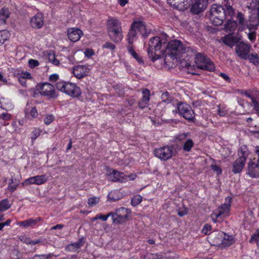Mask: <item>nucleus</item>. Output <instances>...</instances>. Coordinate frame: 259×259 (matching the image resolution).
Returning <instances> with one entry per match:
<instances>
[{"label":"nucleus","instance_id":"nucleus-5","mask_svg":"<svg viewBox=\"0 0 259 259\" xmlns=\"http://www.w3.org/2000/svg\"><path fill=\"white\" fill-rule=\"evenodd\" d=\"M56 87L58 90L73 97H78L81 93L78 87L69 82L58 81L56 83Z\"/></svg>","mask_w":259,"mask_h":259},{"label":"nucleus","instance_id":"nucleus-47","mask_svg":"<svg viewBox=\"0 0 259 259\" xmlns=\"http://www.w3.org/2000/svg\"><path fill=\"white\" fill-rule=\"evenodd\" d=\"M190 134L188 133L180 134L176 137V140L180 142H183L185 140L186 141L187 137Z\"/></svg>","mask_w":259,"mask_h":259},{"label":"nucleus","instance_id":"nucleus-57","mask_svg":"<svg viewBox=\"0 0 259 259\" xmlns=\"http://www.w3.org/2000/svg\"><path fill=\"white\" fill-rule=\"evenodd\" d=\"M30 114L33 118H36L38 116L37 111L35 107L31 108Z\"/></svg>","mask_w":259,"mask_h":259},{"label":"nucleus","instance_id":"nucleus-45","mask_svg":"<svg viewBox=\"0 0 259 259\" xmlns=\"http://www.w3.org/2000/svg\"><path fill=\"white\" fill-rule=\"evenodd\" d=\"M100 198L98 197H92L88 199V203L90 206H94L98 204Z\"/></svg>","mask_w":259,"mask_h":259},{"label":"nucleus","instance_id":"nucleus-37","mask_svg":"<svg viewBox=\"0 0 259 259\" xmlns=\"http://www.w3.org/2000/svg\"><path fill=\"white\" fill-rule=\"evenodd\" d=\"M193 146V141L190 139H188L184 143L183 149L185 152H190Z\"/></svg>","mask_w":259,"mask_h":259},{"label":"nucleus","instance_id":"nucleus-44","mask_svg":"<svg viewBox=\"0 0 259 259\" xmlns=\"http://www.w3.org/2000/svg\"><path fill=\"white\" fill-rule=\"evenodd\" d=\"M162 102L168 103L172 100V97L168 92H164L162 94L161 96Z\"/></svg>","mask_w":259,"mask_h":259},{"label":"nucleus","instance_id":"nucleus-30","mask_svg":"<svg viewBox=\"0 0 259 259\" xmlns=\"http://www.w3.org/2000/svg\"><path fill=\"white\" fill-rule=\"evenodd\" d=\"M237 27V23L236 21L229 20L225 25L224 29L227 32H234Z\"/></svg>","mask_w":259,"mask_h":259},{"label":"nucleus","instance_id":"nucleus-15","mask_svg":"<svg viewBox=\"0 0 259 259\" xmlns=\"http://www.w3.org/2000/svg\"><path fill=\"white\" fill-rule=\"evenodd\" d=\"M192 0H167V3L174 9L184 11L190 7Z\"/></svg>","mask_w":259,"mask_h":259},{"label":"nucleus","instance_id":"nucleus-2","mask_svg":"<svg viewBox=\"0 0 259 259\" xmlns=\"http://www.w3.org/2000/svg\"><path fill=\"white\" fill-rule=\"evenodd\" d=\"M185 50L187 53L188 55L195 57V63L198 68L209 71L214 70V64L209 58H206L202 54L197 53L194 49L190 47H187Z\"/></svg>","mask_w":259,"mask_h":259},{"label":"nucleus","instance_id":"nucleus-32","mask_svg":"<svg viewBox=\"0 0 259 259\" xmlns=\"http://www.w3.org/2000/svg\"><path fill=\"white\" fill-rule=\"evenodd\" d=\"M83 245V238H80L76 242L68 245L66 248L70 251L76 250Z\"/></svg>","mask_w":259,"mask_h":259},{"label":"nucleus","instance_id":"nucleus-42","mask_svg":"<svg viewBox=\"0 0 259 259\" xmlns=\"http://www.w3.org/2000/svg\"><path fill=\"white\" fill-rule=\"evenodd\" d=\"M142 197L141 195H137L134 196L131 200V203L134 206L139 205L142 200Z\"/></svg>","mask_w":259,"mask_h":259},{"label":"nucleus","instance_id":"nucleus-40","mask_svg":"<svg viewBox=\"0 0 259 259\" xmlns=\"http://www.w3.org/2000/svg\"><path fill=\"white\" fill-rule=\"evenodd\" d=\"M48 56L49 62H51L53 64L55 65L59 64L60 62L56 58L55 55L53 52L49 53Z\"/></svg>","mask_w":259,"mask_h":259},{"label":"nucleus","instance_id":"nucleus-50","mask_svg":"<svg viewBox=\"0 0 259 259\" xmlns=\"http://www.w3.org/2000/svg\"><path fill=\"white\" fill-rule=\"evenodd\" d=\"M7 39V32L4 31H0V46L2 45Z\"/></svg>","mask_w":259,"mask_h":259},{"label":"nucleus","instance_id":"nucleus-25","mask_svg":"<svg viewBox=\"0 0 259 259\" xmlns=\"http://www.w3.org/2000/svg\"><path fill=\"white\" fill-rule=\"evenodd\" d=\"M108 32L110 38L115 42H120L123 38L122 29L111 30V31H108Z\"/></svg>","mask_w":259,"mask_h":259},{"label":"nucleus","instance_id":"nucleus-27","mask_svg":"<svg viewBox=\"0 0 259 259\" xmlns=\"http://www.w3.org/2000/svg\"><path fill=\"white\" fill-rule=\"evenodd\" d=\"M133 27H135L137 30L140 32L144 37H147L149 33L147 31L145 23L142 21L134 22Z\"/></svg>","mask_w":259,"mask_h":259},{"label":"nucleus","instance_id":"nucleus-31","mask_svg":"<svg viewBox=\"0 0 259 259\" xmlns=\"http://www.w3.org/2000/svg\"><path fill=\"white\" fill-rule=\"evenodd\" d=\"M122 197L121 194L118 190L111 191L108 195V198L112 201H115L120 199Z\"/></svg>","mask_w":259,"mask_h":259},{"label":"nucleus","instance_id":"nucleus-3","mask_svg":"<svg viewBox=\"0 0 259 259\" xmlns=\"http://www.w3.org/2000/svg\"><path fill=\"white\" fill-rule=\"evenodd\" d=\"M166 41L165 38H161L159 36L153 37L150 39L149 43L148 54L149 57L153 62L160 58V55H156L153 52V50L157 51L160 50L162 47L164 48Z\"/></svg>","mask_w":259,"mask_h":259},{"label":"nucleus","instance_id":"nucleus-61","mask_svg":"<svg viewBox=\"0 0 259 259\" xmlns=\"http://www.w3.org/2000/svg\"><path fill=\"white\" fill-rule=\"evenodd\" d=\"M59 79V76L57 74H53L50 76L49 79L51 81H56Z\"/></svg>","mask_w":259,"mask_h":259},{"label":"nucleus","instance_id":"nucleus-35","mask_svg":"<svg viewBox=\"0 0 259 259\" xmlns=\"http://www.w3.org/2000/svg\"><path fill=\"white\" fill-rule=\"evenodd\" d=\"M247 59L250 62L253 63L255 65H259V54L256 53H252L248 55Z\"/></svg>","mask_w":259,"mask_h":259},{"label":"nucleus","instance_id":"nucleus-10","mask_svg":"<svg viewBox=\"0 0 259 259\" xmlns=\"http://www.w3.org/2000/svg\"><path fill=\"white\" fill-rule=\"evenodd\" d=\"M38 89L40 90L39 93L43 96H47L49 98L55 99L58 96L54 87L49 83H44L37 85Z\"/></svg>","mask_w":259,"mask_h":259},{"label":"nucleus","instance_id":"nucleus-54","mask_svg":"<svg viewBox=\"0 0 259 259\" xmlns=\"http://www.w3.org/2000/svg\"><path fill=\"white\" fill-rule=\"evenodd\" d=\"M210 167L213 171L215 172L217 174V175H220L222 172L221 168L217 165H211L210 166Z\"/></svg>","mask_w":259,"mask_h":259},{"label":"nucleus","instance_id":"nucleus-51","mask_svg":"<svg viewBox=\"0 0 259 259\" xmlns=\"http://www.w3.org/2000/svg\"><path fill=\"white\" fill-rule=\"evenodd\" d=\"M41 131L39 128H34L31 134V139L32 140L36 139L40 134Z\"/></svg>","mask_w":259,"mask_h":259},{"label":"nucleus","instance_id":"nucleus-46","mask_svg":"<svg viewBox=\"0 0 259 259\" xmlns=\"http://www.w3.org/2000/svg\"><path fill=\"white\" fill-rule=\"evenodd\" d=\"M236 19L238 20L239 24L243 26L245 23V18L244 14L241 12H238L237 13Z\"/></svg>","mask_w":259,"mask_h":259},{"label":"nucleus","instance_id":"nucleus-62","mask_svg":"<svg viewBox=\"0 0 259 259\" xmlns=\"http://www.w3.org/2000/svg\"><path fill=\"white\" fill-rule=\"evenodd\" d=\"M97 218L98 220H101L103 221H106L108 219V216H106V215H104L101 213L97 214Z\"/></svg>","mask_w":259,"mask_h":259},{"label":"nucleus","instance_id":"nucleus-58","mask_svg":"<svg viewBox=\"0 0 259 259\" xmlns=\"http://www.w3.org/2000/svg\"><path fill=\"white\" fill-rule=\"evenodd\" d=\"M1 118L4 120H9L11 118V115L8 113H3L1 114Z\"/></svg>","mask_w":259,"mask_h":259},{"label":"nucleus","instance_id":"nucleus-64","mask_svg":"<svg viewBox=\"0 0 259 259\" xmlns=\"http://www.w3.org/2000/svg\"><path fill=\"white\" fill-rule=\"evenodd\" d=\"M114 89L115 90V91L117 92V93L119 96H121L122 94H123L124 92H123V90L122 89H120V87L119 86H118V85L116 86L114 88Z\"/></svg>","mask_w":259,"mask_h":259},{"label":"nucleus","instance_id":"nucleus-4","mask_svg":"<svg viewBox=\"0 0 259 259\" xmlns=\"http://www.w3.org/2000/svg\"><path fill=\"white\" fill-rule=\"evenodd\" d=\"M209 18L214 25H221L226 19L223 6L215 4H213L210 9Z\"/></svg>","mask_w":259,"mask_h":259},{"label":"nucleus","instance_id":"nucleus-1","mask_svg":"<svg viewBox=\"0 0 259 259\" xmlns=\"http://www.w3.org/2000/svg\"><path fill=\"white\" fill-rule=\"evenodd\" d=\"M182 42L180 40H172L168 42L166 46L165 57L164 60V63L169 67H172L174 63L170 60H174L177 59V55L179 54L187 53Z\"/></svg>","mask_w":259,"mask_h":259},{"label":"nucleus","instance_id":"nucleus-26","mask_svg":"<svg viewBox=\"0 0 259 259\" xmlns=\"http://www.w3.org/2000/svg\"><path fill=\"white\" fill-rule=\"evenodd\" d=\"M121 29V23L120 22L116 19L112 17H109L107 20V29L108 31H111V30Z\"/></svg>","mask_w":259,"mask_h":259},{"label":"nucleus","instance_id":"nucleus-38","mask_svg":"<svg viewBox=\"0 0 259 259\" xmlns=\"http://www.w3.org/2000/svg\"><path fill=\"white\" fill-rule=\"evenodd\" d=\"M9 16L10 12L8 9L3 8L0 10V18L4 23Z\"/></svg>","mask_w":259,"mask_h":259},{"label":"nucleus","instance_id":"nucleus-6","mask_svg":"<svg viewBox=\"0 0 259 259\" xmlns=\"http://www.w3.org/2000/svg\"><path fill=\"white\" fill-rule=\"evenodd\" d=\"M154 155L163 161L170 159L176 154V150L172 145L155 148L153 151Z\"/></svg>","mask_w":259,"mask_h":259},{"label":"nucleus","instance_id":"nucleus-11","mask_svg":"<svg viewBox=\"0 0 259 259\" xmlns=\"http://www.w3.org/2000/svg\"><path fill=\"white\" fill-rule=\"evenodd\" d=\"M177 109L179 113L188 120H191L194 117V111L191 107L187 104L179 103L177 104Z\"/></svg>","mask_w":259,"mask_h":259},{"label":"nucleus","instance_id":"nucleus-23","mask_svg":"<svg viewBox=\"0 0 259 259\" xmlns=\"http://www.w3.org/2000/svg\"><path fill=\"white\" fill-rule=\"evenodd\" d=\"M31 26L35 28H40L44 25V17L41 13H37L30 19Z\"/></svg>","mask_w":259,"mask_h":259},{"label":"nucleus","instance_id":"nucleus-36","mask_svg":"<svg viewBox=\"0 0 259 259\" xmlns=\"http://www.w3.org/2000/svg\"><path fill=\"white\" fill-rule=\"evenodd\" d=\"M37 220H34L33 219H29L27 220L19 222L18 224L20 226H23L25 228H27L29 226H33L36 224Z\"/></svg>","mask_w":259,"mask_h":259},{"label":"nucleus","instance_id":"nucleus-24","mask_svg":"<svg viewBox=\"0 0 259 259\" xmlns=\"http://www.w3.org/2000/svg\"><path fill=\"white\" fill-rule=\"evenodd\" d=\"M142 98L138 103L139 108L143 109L149 105L150 92L148 89H144L142 91Z\"/></svg>","mask_w":259,"mask_h":259},{"label":"nucleus","instance_id":"nucleus-53","mask_svg":"<svg viewBox=\"0 0 259 259\" xmlns=\"http://www.w3.org/2000/svg\"><path fill=\"white\" fill-rule=\"evenodd\" d=\"M103 49H109L110 50H114L115 48V46L110 42H106L103 45Z\"/></svg>","mask_w":259,"mask_h":259},{"label":"nucleus","instance_id":"nucleus-22","mask_svg":"<svg viewBox=\"0 0 259 259\" xmlns=\"http://www.w3.org/2000/svg\"><path fill=\"white\" fill-rule=\"evenodd\" d=\"M67 32L68 37L72 42L78 41L83 34L80 29L75 28H70Z\"/></svg>","mask_w":259,"mask_h":259},{"label":"nucleus","instance_id":"nucleus-43","mask_svg":"<svg viewBox=\"0 0 259 259\" xmlns=\"http://www.w3.org/2000/svg\"><path fill=\"white\" fill-rule=\"evenodd\" d=\"M249 30V32L247 33V36L248 39L251 41H253L256 38V32L255 30L256 29H251L250 27H247Z\"/></svg>","mask_w":259,"mask_h":259},{"label":"nucleus","instance_id":"nucleus-21","mask_svg":"<svg viewBox=\"0 0 259 259\" xmlns=\"http://www.w3.org/2000/svg\"><path fill=\"white\" fill-rule=\"evenodd\" d=\"M241 40L240 37L232 34H228L222 38V41L227 46L232 48Z\"/></svg>","mask_w":259,"mask_h":259},{"label":"nucleus","instance_id":"nucleus-17","mask_svg":"<svg viewBox=\"0 0 259 259\" xmlns=\"http://www.w3.org/2000/svg\"><path fill=\"white\" fill-rule=\"evenodd\" d=\"M249 24L247 25V27H250L251 29H257L259 25V9H254L251 11L249 16Z\"/></svg>","mask_w":259,"mask_h":259},{"label":"nucleus","instance_id":"nucleus-14","mask_svg":"<svg viewBox=\"0 0 259 259\" xmlns=\"http://www.w3.org/2000/svg\"><path fill=\"white\" fill-rule=\"evenodd\" d=\"M231 202V198L227 197L226 199V202L221 205L217 210L213 212L211 215V218L214 219V217L219 218L222 215L228 214L230 211Z\"/></svg>","mask_w":259,"mask_h":259},{"label":"nucleus","instance_id":"nucleus-48","mask_svg":"<svg viewBox=\"0 0 259 259\" xmlns=\"http://www.w3.org/2000/svg\"><path fill=\"white\" fill-rule=\"evenodd\" d=\"M40 242H41V240L40 239H37L36 240H31L29 238H25L24 240V243L31 245H34L37 243H40Z\"/></svg>","mask_w":259,"mask_h":259},{"label":"nucleus","instance_id":"nucleus-20","mask_svg":"<svg viewBox=\"0 0 259 259\" xmlns=\"http://www.w3.org/2000/svg\"><path fill=\"white\" fill-rule=\"evenodd\" d=\"M72 73L78 79L86 76L89 73V69L85 66L78 65L73 68Z\"/></svg>","mask_w":259,"mask_h":259},{"label":"nucleus","instance_id":"nucleus-34","mask_svg":"<svg viewBox=\"0 0 259 259\" xmlns=\"http://www.w3.org/2000/svg\"><path fill=\"white\" fill-rule=\"evenodd\" d=\"M127 50L128 53L138 62L139 64L143 63V60L142 58L140 56H139L138 55V54L135 51L132 46H128Z\"/></svg>","mask_w":259,"mask_h":259},{"label":"nucleus","instance_id":"nucleus-41","mask_svg":"<svg viewBox=\"0 0 259 259\" xmlns=\"http://www.w3.org/2000/svg\"><path fill=\"white\" fill-rule=\"evenodd\" d=\"M11 207L7 199L3 200L0 202V210L2 211L8 209Z\"/></svg>","mask_w":259,"mask_h":259},{"label":"nucleus","instance_id":"nucleus-16","mask_svg":"<svg viewBox=\"0 0 259 259\" xmlns=\"http://www.w3.org/2000/svg\"><path fill=\"white\" fill-rule=\"evenodd\" d=\"M247 174L251 178H259V165L256 163L255 159L248 163Z\"/></svg>","mask_w":259,"mask_h":259},{"label":"nucleus","instance_id":"nucleus-52","mask_svg":"<svg viewBox=\"0 0 259 259\" xmlns=\"http://www.w3.org/2000/svg\"><path fill=\"white\" fill-rule=\"evenodd\" d=\"M218 114L221 116H224L227 112V111L226 110L224 107H221L220 105L218 106Z\"/></svg>","mask_w":259,"mask_h":259},{"label":"nucleus","instance_id":"nucleus-29","mask_svg":"<svg viewBox=\"0 0 259 259\" xmlns=\"http://www.w3.org/2000/svg\"><path fill=\"white\" fill-rule=\"evenodd\" d=\"M241 93L245 95L248 98H250L253 104V109L256 111V113L259 115V102L256 100L255 98L253 97L247 93L246 91H241Z\"/></svg>","mask_w":259,"mask_h":259},{"label":"nucleus","instance_id":"nucleus-7","mask_svg":"<svg viewBox=\"0 0 259 259\" xmlns=\"http://www.w3.org/2000/svg\"><path fill=\"white\" fill-rule=\"evenodd\" d=\"M245 148L241 147L240 150L238 152L239 157L233 163L232 170L235 174L241 172L244 167L248 156L247 151L244 150Z\"/></svg>","mask_w":259,"mask_h":259},{"label":"nucleus","instance_id":"nucleus-18","mask_svg":"<svg viewBox=\"0 0 259 259\" xmlns=\"http://www.w3.org/2000/svg\"><path fill=\"white\" fill-rule=\"evenodd\" d=\"M48 179L46 175H37L26 179L24 182L26 185L35 184L40 185L45 183Z\"/></svg>","mask_w":259,"mask_h":259},{"label":"nucleus","instance_id":"nucleus-8","mask_svg":"<svg viewBox=\"0 0 259 259\" xmlns=\"http://www.w3.org/2000/svg\"><path fill=\"white\" fill-rule=\"evenodd\" d=\"M210 239L213 240L217 245H221L222 247L230 246L234 242V240L231 236L227 235L223 232L218 233L216 236L212 234L210 235Z\"/></svg>","mask_w":259,"mask_h":259},{"label":"nucleus","instance_id":"nucleus-63","mask_svg":"<svg viewBox=\"0 0 259 259\" xmlns=\"http://www.w3.org/2000/svg\"><path fill=\"white\" fill-rule=\"evenodd\" d=\"M54 255L53 253H49L48 254L40 255L41 259H50Z\"/></svg>","mask_w":259,"mask_h":259},{"label":"nucleus","instance_id":"nucleus-49","mask_svg":"<svg viewBox=\"0 0 259 259\" xmlns=\"http://www.w3.org/2000/svg\"><path fill=\"white\" fill-rule=\"evenodd\" d=\"M254 241H259V228L255 231L253 235L251 236L249 242L252 243Z\"/></svg>","mask_w":259,"mask_h":259},{"label":"nucleus","instance_id":"nucleus-55","mask_svg":"<svg viewBox=\"0 0 259 259\" xmlns=\"http://www.w3.org/2000/svg\"><path fill=\"white\" fill-rule=\"evenodd\" d=\"M54 120V117L52 115H48L44 119V122L47 124H50Z\"/></svg>","mask_w":259,"mask_h":259},{"label":"nucleus","instance_id":"nucleus-56","mask_svg":"<svg viewBox=\"0 0 259 259\" xmlns=\"http://www.w3.org/2000/svg\"><path fill=\"white\" fill-rule=\"evenodd\" d=\"M28 63H29V66L31 68H34L35 67L38 66V65H39L38 61L36 60H33V59H30L29 60Z\"/></svg>","mask_w":259,"mask_h":259},{"label":"nucleus","instance_id":"nucleus-33","mask_svg":"<svg viewBox=\"0 0 259 259\" xmlns=\"http://www.w3.org/2000/svg\"><path fill=\"white\" fill-rule=\"evenodd\" d=\"M224 10L225 11V17L227 16L232 17L235 15V10L229 4L227 3L223 6Z\"/></svg>","mask_w":259,"mask_h":259},{"label":"nucleus","instance_id":"nucleus-13","mask_svg":"<svg viewBox=\"0 0 259 259\" xmlns=\"http://www.w3.org/2000/svg\"><path fill=\"white\" fill-rule=\"evenodd\" d=\"M190 5H191L190 12L193 14H199L206 9L208 1L207 0H195L194 2Z\"/></svg>","mask_w":259,"mask_h":259},{"label":"nucleus","instance_id":"nucleus-59","mask_svg":"<svg viewBox=\"0 0 259 259\" xmlns=\"http://www.w3.org/2000/svg\"><path fill=\"white\" fill-rule=\"evenodd\" d=\"M211 227L210 225H209L208 224H206L203 227V228L202 230V232L204 234H206L208 233V232L211 230Z\"/></svg>","mask_w":259,"mask_h":259},{"label":"nucleus","instance_id":"nucleus-9","mask_svg":"<svg viewBox=\"0 0 259 259\" xmlns=\"http://www.w3.org/2000/svg\"><path fill=\"white\" fill-rule=\"evenodd\" d=\"M251 46L247 43L239 41L235 47V52L240 58L246 60L250 52Z\"/></svg>","mask_w":259,"mask_h":259},{"label":"nucleus","instance_id":"nucleus-19","mask_svg":"<svg viewBox=\"0 0 259 259\" xmlns=\"http://www.w3.org/2000/svg\"><path fill=\"white\" fill-rule=\"evenodd\" d=\"M108 178L112 182H123L127 180V178L123 173L115 170L109 171V173L108 174Z\"/></svg>","mask_w":259,"mask_h":259},{"label":"nucleus","instance_id":"nucleus-28","mask_svg":"<svg viewBox=\"0 0 259 259\" xmlns=\"http://www.w3.org/2000/svg\"><path fill=\"white\" fill-rule=\"evenodd\" d=\"M137 29L133 27V23L132 24L131 29L127 35V41L130 45H132L134 41L136 39L137 35Z\"/></svg>","mask_w":259,"mask_h":259},{"label":"nucleus","instance_id":"nucleus-12","mask_svg":"<svg viewBox=\"0 0 259 259\" xmlns=\"http://www.w3.org/2000/svg\"><path fill=\"white\" fill-rule=\"evenodd\" d=\"M131 213V210L125 207H120L116 209V219H114V224H120L124 223L129 218Z\"/></svg>","mask_w":259,"mask_h":259},{"label":"nucleus","instance_id":"nucleus-60","mask_svg":"<svg viewBox=\"0 0 259 259\" xmlns=\"http://www.w3.org/2000/svg\"><path fill=\"white\" fill-rule=\"evenodd\" d=\"M19 77L23 78L24 79H29L31 78V75L29 73L27 72H23L20 74Z\"/></svg>","mask_w":259,"mask_h":259},{"label":"nucleus","instance_id":"nucleus-39","mask_svg":"<svg viewBox=\"0 0 259 259\" xmlns=\"http://www.w3.org/2000/svg\"><path fill=\"white\" fill-rule=\"evenodd\" d=\"M18 183L19 182L16 179H14L13 177H12L8 185V189L11 192H14L17 189Z\"/></svg>","mask_w":259,"mask_h":259}]
</instances>
